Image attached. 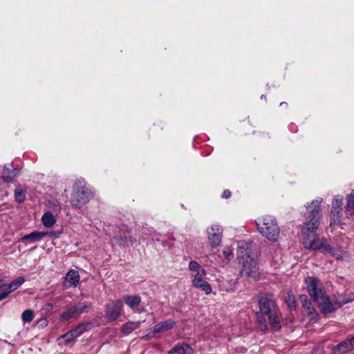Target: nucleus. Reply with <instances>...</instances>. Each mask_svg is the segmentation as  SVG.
I'll list each match as a JSON object with an SVG mask.
<instances>
[{"label": "nucleus", "instance_id": "nucleus-1", "mask_svg": "<svg viewBox=\"0 0 354 354\" xmlns=\"http://www.w3.org/2000/svg\"><path fill=\"white\" fill-rule=\"evenodd\" d=\"M306 288L311 299L317 303L319 308L324 314L331 313L337 308L348 303L353 299H343L332 303L326 295L321 283L315 277H308L305 279Z\"/></svg>", "mask_w": 354, "mask_h": 354}, {"label": "nucleus", "instance_id": "nucleus-2", "mask_svg": "<svg viewBox=\"0 0 354 354\" xmlns=\"http://www.w3.org/2000/svg\"><path fill=\"white\" fill-rule=\"evenodd\" d=\"M322 203V198L313 200L310 204L306 205L308 212V216L304 223L301 230L302 241L304 240L314 238L319 225V220L322 217L320 205Z\"/></svg>", "mask_w": 354, "mask_h": 354}, {"label": "nucleus", "instance_id": "nucleus-3", "mask_svg": "<svg viewBox=\"0 0 354 354\" xmlns=\"http://www.w3.org/2000/svg\"><path fill=\"white\" fill-rule=\"evenodd\" d=\"M237 259L240 273L242 276L256 278L259 274L257 260L251 257L248 251L246 243L239 242L237 248Z\"/></svg>", "mask_w": 354, "mask_h": 354}, {"label": "nucleus", "instance_id": "nucleus-4", "mask_svg": "<svg viewBox=\"0 0 354 354\" xmlns=\"http://www.w3.org/2000/svg\"><path fill=\"white\" fill-rule=\"evenodd\" d=\"M259 311L257 313V321L260 329L263 331L267 330V324L263 315H268L270 324L272 328L278 330L280 328V324L277 318L275 311L273 310V303L267 297H261L259 300Z\"/></svg>", "mask_w": 354, "mask_h": 354}, {"label": "nucleus", "instance_id": "nucleus-5", "mask_svg": "<svg viewBox=\"0 0 354 354\" xmlns=\"http://www.w3.org/2000/svg\"><path fill=\"white\" fill-rule=\"evenodd\" d=\"M257 225L260 234L270 241L278 240L280 229L276 219L270 215H266L259 218Z\"/></svg>", "mask_w": 354, "mask_h": 354}, {"label": "nucleus", "instance_id": "nucleus-6", "mask_svg": "<svg viewBox=\"0 0 354 354\" xmlns=\"http://www.w3.org/2000/svg\"><path fill=\"white\" fill-rule=\"evenodd\" d=\"M93 196L92 190L86 186L84 180H78L74 184L71 204L75 207H82L87 204Z\"/></svg>", "mask_w": 354, "mask_h": 354}, {"label": "nucleus", "instance_id": "nucleus-7", "mask_svg": "<svg viewBox=\"0 0 354 354\" xmlns=\"http://www.w3.org/2000/svg\"><path fill=\"white\" fill-rule=\"evenodd\" d=\"M188 268L189 270L193 272L192 274V286L204 291L206 295L210 294L212 288L210 285L205 281L206 276L205 270L196 261H191Z\"/></svg>", "mask_w": 354, "mask_h": 354}, {"label": "nucleus", "instance_id": "nucleus-8", "mask_svg": "<svg viewBox=\"0 0 354 354\" xmlns=\"http://www.w3.org/2000/svg\"><path fill=\"white\" fill-rule=\"evenodd\" d=\"M223 228L221 225L214 224L207 228V239L209 246L214 249L218 248L222 241Z\"/></svg>", "mask_w": 354, "mask_h": 354}, {"label": "nucleus", "instance_id": "nucleus-9", "mask_svg": "<svg viewBox=\"0 0 354 354\" xmlns=\"http://www.w3.org/2000/svg\"><path fill=\"white\" fill-rule=\"evenodd\" d=\"M302 243L304 248L306 249L319 250L323 253H328V251L331 250V247L327 243L326 240L324 239L310 238L304 240Z\"/></svg>", "mask_w": 354, "mask_h": 354}, {"label": "nucleus", "instance_id": "nucleus-10", "mask_svg": "<svg viewBox=\"0 0 354 354\" xmlns=\"http://www.w3.org/2000/svg\"><path fill=\"white\" fill-rule=\"evenodd\" d=\"M122 310V302L116 301L106 305L105 316L109 321L115 320L121 315Z\"/></svg>", "mask_w": 354, "mask_h": 354}, {"label": "nucleus", "instance_id": "nucleus-11", "mask_svg": "<svg viewBox=\"0 0 354 354\" xmlns=\"http://www.w3.org/2000/svg\"><path fill=\"white\" fill-rule=\"evenodd\" d=\"M175 326V322L171 319L161 322L149 330L147 335L148 338L152 337V333H162L171 330Z\"/></svg>", "mask_w": 354, "mask_h": 354}, {"label": "nucleus", "instance_id": "nucleus-12", "mask_svg": "<svg viewBox=\"0 0 354 354\" xmlns=\"http://www.w3.org/2000/svg\"><path fill=\"white\" fill-rule=\"evenodd\" d=\"M25 281V279L23 277H19L12 281L8 285H4L3 282L2 283V288L4 289L0 292L1 293H6V298L8 297L9 294L12 292L15 291L17 288H19Z\"/></svg>", "mask_w": 354, "mask_h": 354}, {"label": "nucleus", "instance_id": "nucleus-13", "mask_svg": "<svg viewBox=\"0 0 354 354\" xmlns=\"http://www.w3.org/2000/svg\"><path fill=\"white\" fill-rule=\"evenodd\" d=\"M87 308V306L84 304H80L77 306L69 309L68 311L64 313L62 315L63 320H68L69 319L75 318L81 314Z\"/></svg>", "mask_w": 354, "mask_h": 354}, {"label": "nucleus", "instance_id": "nucleus-14", "mask_svg": "<svg viewBox=\"0 0 354 354\" xmlns=\"http://www.w3.org/2000/svg\"><path fill=\"white\" fill-rule=\"evenodd\" d=\"M80 281V274L77 271L72 270H70L65 277V286H74L75 287Z\"/></svg>", "mask_w": 354, "mask_h": 354}, {"label": "nucleus", "instance_id": "nucleus-15", "mask_svg": "<svg viewBox=\"0 0 354 354\" xmlns=\"http://www.w3.org/2000/svg\"><path fill=\"white\" fill-rule=\"evenodd\" d=\"M300 299L302 306L306 309V311L308 313V315L311 317V319H316L317 317V315L315 311L314 308L311 306V303L308 299L306 295H301L300 297Z\"/></svg>", "mask_w": 354, "mask_h": 354}, {"label": "nucleus", "instance_id": "nucleus-16", "mask_svg": "<svg viewBox=\"0 0 354 354\" xmlns=\"http://www.w3.org/2000/svg\"><path fill=\"white\" fill-rule=\"evenodd\" d=\"M41 222L45 227H51L56 223V218L51 212H46L41 217Z\"/></svg>", "mask_w": 354, "mask_h": 354}, {"label": "nucleus", "instance_id": "nucleus-17", "mask_svg": "<svg viewBox=\"0 0 354 354\" xmlns=\"http://www.w3.org/2000/svg\"><path fill=\"white\" fill-rule=\"evenodd\" d=\"M48 234L43 232H32V233L24 236L21 240L23 241H27L30 242H35L37 240H40L44 236H46Z\"/></svg>", "mask_w": 354, "mask_h": 354}, {"label": "nucleus", "instance_id": "nucleus-18", "mask_svg": "<svg viewBox=\"0 0 354 354\" xmlns=\"http://www.w3.org/2000/svg\"><path fill=\"white\" fill-rule=\"evenodd\" d=\"M140 322H128L124 324L121 328V331L124 335H129L134 330L140 327Z\"/></svg>", "mask_w": 354, "mask_h": 354}, {"label": "nucleus", "instance_id": "nucleus-19", "mask_svg": "<svg viewBox=\"0 0 354 354\" xmlns=\"http://www.w3.org/2000/svg\"><path fill=\"white\" fill-rule=\"evenodd\" d=\"M346 213L349 216L354 215V189L346 197Z\"/></svg>", "mask_w": 354, "mask_h": 354}, {"label": "nucleus", "instance_id": "nucleus-20", "mask_svg": "<svg viewBox=\"0 0 354 354\" xmlns=\"http://www.w3.org/2000/svg\"><path fill=\"white\" fill-rule=\"evenodd\" d=\"M342 213L330 211V227L335 228L342 223Z\"/></svg>", "mask_w": 354, "mask_h": 354}, {"label": "nucleus", "instance_id": "nucleus-21", "mask_svg": "<svg viewBox=\"0 0 354 354\" xmlns=\"http://www.w3.org/2000/svg\"><path fill=\"white\" fill-rule=\"evenodd\" d=\"M328 254L335 257L337 260H343L346 257V252L342 248H333L328 251Z\"/></svg>", "mask_w": 354, "mask_h": 354}, {"label": "nucleus", "instance_id": "nucleus-22", "mask_svg": "<svg viewBox=\"0 0 354 354\" xmlns=\"http://www.w3.org/2000/svg\"><path fill=\"white\" fill-rule=\"evenodd\" d=\"M192 348L187 344L177 346L173 349L174 354H192Z\"/></svg>", "mask_w": 354, "mask_h": 354}, {"label": "nucleus", "instance_id": "nucleus-23", "mask_svg": "<svg viewBox=\"0 0 354 354\" xmlns=\"http://www.w3.org/2000/svg\"><path fill=\"white\" fill-rule=\"evenodd\" d=\"M76 337H75L72 331L70 330L66 334L59 337L57 342L59 345H66L68 343L71 342L72 340H73Z\"/></svg>", "mask_w": 354, "mask_h": 354}, {"label": "nucleus", "instance_id": "nucleus-24", "mask_svg": "<svg viewBox=\"0 0 354 354\" xmlns=\"http://www.w3.org/2000/svg\"><path fill=\"white\" fill-rule=\"evenodd\" d=\"M17 175V171L14 169H11L8 167H5L3 174L2 177L3 180L6 182L11 181Z\"/></svg>", "mask_w": 354, "mask_h": 354}, {"label": "nucleus", "instance_id": "nucleus-25", "mask_svg": "<svg viewBox=\"0 0 354 354\" xmlns=\"http://www.w3.org/2000/svg\"><path fill=\"white\" fill-rule=\"evenodd\" d=\"M124 300L130 308L138 306L141 301L140 297L137 295L126 297L124 298Z\"/></svg>", "mask_w": 354, "mask_h": 354}, {"label": "nucleus", "instance_id": "nucleus-26", "mask_svg": "<svg viewBox=\"0 0 354 354\" xmlns=\"http://www.w3.org/2000/svg\"><path fill=\"white\" fill-rule=\"evenodd\" d=\"M26 190L22 187H17L15 192V197L16 201L21 203L24 201L26 197Z\"/></svg>", "mask_w": 354, "mask_h": 354}, {"label": "nucleus", "instance_id": "nucleus-27", "mask_svg": "<svg viewBox=\"0 0 354 354\" xmlns=\"http://www.w3.org/2000/svg\"><path fill=\"white\" fill-rule=\"evenodd\" d=\"M34 317V313L32 310H26L21 315V319L24 323L30 322Z\"/></svg>", "mask_w": 354, "mask_h": 354}, {"label": "nucleus", "instance_id": "nucleus-28", "mask_svg": "<svg viewBox=\"0 0 354 354\" xmlns=\"http://www.w3.org/2000/svg\"><path fill=\"white\" fill-rule=\"evenodd\" d=\"M342 342L337 345L333 350L331 354H344L350 350L348 348V345L342 346Z\"/></svg>", "mask_w": 354, "mask_h": 354}, {"label": "nucleus", "instance_id": "nucleus-29", "mask_svg": "<svg viewBox=\"0 0 354 354\" xmlns=\"http://www.w3.org/2000/svg\"><path fill=\"white\" fill-rule=\"evenodd\" d=\"M222 254L225 260L230 261L233 257V248L231 246H225L222 251Z\"/></svg>", "mask_w": 354, "mask_h": 354}, {"label": "nucleus", "instance_id": "nucleus-30", "mask_svg": "<svg viewBox=\"0 0 354 354\" xmlns=\"http://www.w3.org/2000/svg\"><path fill=\"white\" fill-rule=\"evenodd\" d=\"M86 330V326L84 324L79 325L77 328L73 330H71L72 333L75 335V337H79L82 335Z\"/></svg>", "mask_w": 354, "mask_h": 354}, {"label": "nucleus", "instance_id": "nucleus-31", "mask_svg": "<svg viewBox=\"0 0 354 354\" xmlns=\"http://www.w3.org/2000/svg\"><path fill=\"white\" fill-rule=\"evenodd\" d=\"M343 198L340 196H337L334 198L332 202L331 208H337L342 206Z\"/></svg>", "mask_w": 354, "mask_h": 354}, {"label": "nucleus", "instance_id": "nucleus-32", "mask_svg": "<svg viewBox=\"0 0 354 354\" xmlns=\"http://www.w3.org/2000/svg\"><path fill=\"white\" fill-rule=\"evenodd\" d=\"M48 207L55 212H59L60 205L57 201L53 200L48 201Z\"/></svg>", "mask_w": 354, "mask_h": 354}, {"label": "nucleus", "instance_id": "nucleus-33", "mask_svg": "<svg viewBox=\"0 0 354 354\" xmlns=\"http://www.w3.org/2000/svg\"><path fill=\"white\" fill-rule=\"evenodd\" d=\"M345 345H348V348L350 351L354 349V337L351 339H348L343 342L341 346Z\"/></svg>", "mask_w": 354, "mask_h": 354}, {"label": "nucleus", "instance_id": "nucleus-34", "mask_svg": "<svg viewBox=\"0 0 354 354\" xmlns=\"http://www.w3.org/2000/svg\"><path fill=\"white\" fill-rule=\"evenodd\" d=\"M48 324V320L46 317H42L37 322V325L39 328H44Z\"/></svg>", "mask_w": 354, "mask_h": 354}, {"label": "nucleus", "instance_id": "nucleus-35", "mask_svg": "<svg viewBox=\"0 0 354 354\" xmlns=\"http://www.w3.org/2000/svg\"><path fill=\"white\" fill-rule=\"evenodd\" d=\"M286 301H287V303L288 304V306L290 308H292L294 307V303H295L293 297L291 296V295H288V299H287Z\"/></svg>", "mask_w": 354, "mask_h": 354}, {"label": "nucleus", "instance_id": "nucleus-36", "mask_svg": "<svg viewBox=\"0 0 354 354\" xmlns=\"http://www.w3.org/2000/svg\"><path fill=\"white\" fill-rule=\"evenodd\" d=\"M231 195V193L228 190H225L223 192L222 197L225 198H228Z\"/></svg>", "mask_w": 354, "mask_h": 354}, {"label": "nucleus", "instance_id": "nucleus-37", "mask_svg": "<svg viewBox=\"0 0 354 354\" xmlns=\"http://www.w3.org/2000/svg\"><path fill=\"white\" fill-rule=\"evenodd\" d=\"M330 211H335L336 212L342 213V207L341 206V207H337V208H331Z\"/></svg>", "mask_w": 354, "mask_h": 354}, {"label": "nucleus", "instance_id": "nucleus-38", "mask_svg": "<svg viewBox=\"0 0 354 354\" xmlns=\"http://www.w3.org/2000/svg\"><path fill=\"white\" fill-rule=\"evenodd\" d=\"M127 239V241L130 243L131 245H132L133 244V243L136 242V240L131 236H129Z\"/></svg>", "mask_w": 354, "mask_h": 354}, {"label": "nucleus", "instance_id": "nucleus-39", "mask_svg": "<svg viewBox=\"0 0 354 354\" xmlns=\"http://www.w3.org/2000/svg\"><path fill=\"white\" fill-rule=\"evenodd\" d=\"M6 298V293H1L0 292V301Z\"/></svg>", "mask_w": 354, "mask_h": 354}, {"label": "nucleus", "instance_id": "nucleus-40", "mask_svg": "<svg viewBox=\"0 0 354 354\" xmlns=\"http://www.w3.org/2000/svg\"><path fill=\"white\" fill-rule=\"evenodd\" d=\"M3 280L0 279V288H2Z\"/></svg>", "mask_w": 354, "mask_h": 354}]
</instances>
